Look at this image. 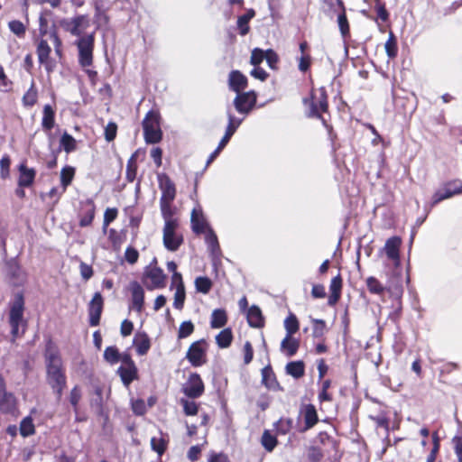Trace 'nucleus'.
<instances>
[{
  "instance_id": "f3484780",
  "label": "nucleus",
  "mask_w": 462,
  "mask_h": 462,
  "mask_svg": "<svg viewBox=\"0 0 462 462\" xmlns=\"http://www.w3.org/2000/svg\"><path fill=\"white\" fill-rule=\"evenodd\" d=\"M159 188L162 191L160 201L173 202L176 198L177 190L174 182L166 173L158 175Z\"/></svg>"
},
{
  "instance_id": "2eb2a0df",
  "label": "nucleus",
  "mask_w": 462,
  "mask_h": 462,
  "mask_svg": "<svg viewBox=\"0 0 462 462\" xmlns=\"http://www.w3.org/2000/svg\"><path fill=\"white\" fill-rule=\"evenodd\" d=\"M104 309V300L100 292H96L93 295L88 306V312L89 318V325L97 327L100 323L101 315Z\"/></svg>"
},
{
  "instance_id": "864d4df0",
  "label": "nucleus",
  "mask_w": 462,
  "mask_h": 462,
  "mask_svg": "<svg viewBox=\"0 0 462 462\" xmlns=\"http://www.w3.org/2000/svg\"><path fill=\"white\" fill-rule=\"evenodd\" d=\"M331 383L332 382L330 379L322 381L321 389L318 395V399L320 402H331L333 400L332 394L328 393V389L331 387Z\"/></svg>"
},
{
  "instance_id": "79ce46f5",
  "label": "nucleus",
  "mask_w": 462,
  "mask_h": 462,
  "mask_svg": "<svg viewBox=\"0 0 462 462\" xmlns=\"http://www.w3.org/2000/svg\"><path fill=\"white\" fill-rule=\"evenodd\" d=\"M286 335H294L300 329V322L294 313L290 312L284 320Z\"/></svg>"
},
{
  "instance_id": "6ab92c4d",
  "label": "nucleus",
  "mask_w": 462,
  "mask_h": 462,
  "mask_svg": "<svg viewBox=\"0 0 462 462\" xmlns=\"http://www.w3.org/2000/svg\"><path fill=\"white\" fill-rule=\"evenodd\" d=\"M262 384L273 392H283L284 388L277 380V376L271 365H267L261 370Z\"/></svg>"
},
{
  "instance_id": "473e14b6",
  "label": "nucleus",
  "mask_w": 462,
  "mask_h": 462,
  "mask_svg": "<svg viewBox=\"0 0 462 462\" xmlns=\"http://www.w3.org/2000/svg\"><path fill=\"white\" fill-rule=\"evenodd\" d=\"M287 374L295 379H300L305 374V363L302 360L291 361L285 365Z\"/></svg>"
},
{
  "instance_id": "a878e982",
  "label": "nucleus",
  "mask_w": 462,
  "mask_h": 462,
  "mask_svg": "<svg viewBox=\"0 0 462 462\" xmlns=\"http://www.w3.org/2000/svg\"><path fill=\"white\" fill-rule=\"evenodd\" d=\"M94 9L97 27L107 26L110 23V16L107 14L108 8L104 7L103 0H95Z\"/></svg>"
},
{
  "instance_id": "49530a36",
  "label": "nucleus",
  "mask_w": 462,
  "mask_h": 462,
  "mask_svg": "<svg viewBox=\"0 0 462 462\" xmlns=\"http://www.w3.org/2000/svg\"><path fill=\"white\" fill-rule=\"evenodd\" d=\"M169 440L165 439L164 438H157L152 437L151 439V448L152 449L156 452L160 457L162 456L168 448Z\"/></svg>"
},
{
  "instance_id": "e433bc0d",
  "label": "nucleus",
  "mask_w": 462,
  "mask_h": 462,
  "mask_svg": "<svg viewBox=\"0 0 462 462\" xmlns=\"http://www.w3.org/2000/svg\"><path fill=\"white\" fill-rule=\"evenodd\" d=\"M160 208L162 218L164 219V224L168 222H172L173 224L180 223L179 219L174 217L175 211L172 207V202L160 201Z\"/></svg>"
},
{
  "instance_id": "423d86ee",
  "label": "nucleus",
  "mask_w": 462,
  "mask_h": 462,
  "mask_svg": "<svg viewBox=\"0 0 462 462\" xmlns=\"http://www.w3.org/2000/svg\"><path fill=\"white\" fill-rule=\"evenodd\" d=\"M60 26L66 32L79 38L84 37L83 33L90 26L88 14H77L71 18H63L60 21ZM87 34H85L86 36Z\"/></svg>"
},
{
  "instance_id": "f704fd0d",
  "label": "nucleus",
  "mask_w": 462,
  "mask_h": 462,
  "mask_svg": "<svg viewBox=\"0 0 462 462\" xmlns=\"http://www.w3.org/2000/svg\"><path fill=\"white\" fill-rule=\"evenodd\" d=\"M227 314L224 309H216L211 314L210 327L212 328H220L226 325Z\"/></svg>"
},
{
  "instance_id": "4d7b16f0",
  "label": "nucleus",
  "mask_w": 462,
  "mask_h": 462,
  "mask_svg": "<svg viewBox=\"0 0 462 462\" xmlns=\"http://www.w3.org/2000/svg\"><path fill=\"white\" fill-rule=\"evenodd\" d=\"M293 420L291 418H281L276 423L275 428L279 434L286 435L292 429Z\"/></svg>"
},
{
  "instance_id": "bb28decb",
  "label": "nucleus",
  "mask_w": 462,
  "mask_h": 462,
  "mask_svg": "<svg viewBox=\"0 0 462 462\" xmlns=\"http://www.w3.org/2000/svg\"><path fill=\"white\" fill-rule=\"evenodd\" d=\"M300 339L293 335H285L281 342V351L288 357L295 356L300 348Z\"/></svg>"
},
{
  "instance_id": "774afa93",
  "label": "nucleus",
  "mask_w": 462,
  "mask_h": 462,
  "mask_svg": "<svg viewBox=\"0 0 462 462\" xmlns=\"http://www.w3.org/2000/svg\"><path fill=\"white\" fill-rule=\"evenodd\" d=\"M453 449L457 458V462H462V437L454 436L451 439Z\"/></svg>"
},
{
  "instance_id": "c85d7f7f",
  "label": "nucleus",
  "mask_w": 462,
  "mask_h": 462,
  "mask_svg": "<svg viewBox=\"0 0 462 462\" xmlns=\"http://www.w3.org/2000/svg\"><path fill=\"white\" fill-rule=\"evenodd\" d=\"M117 374L125 386H129L134 380L138 379V369L136 365H120L117 369Z\"/></svg>"
},
{
  "instance_id": "aec40b11",
  "label": "nucleus",
  "mask_w": 462,
  "mask_h": 462,
  "mask_svg": "<svg viewBox=\"0 0 462 462\" xmlns=\"http://www.w3.org/2000/svg\"><path fill=\"white\" fill-rule=\"evenodd\" d=\"M129 289L132 294V309L141 313L144 306V291L136 281L130 282Z\"/></svg>"
},
{
  "instance_id": "f257e3e1",
  "label": "nucleus",
  "mask_w": 462,
  "mask_h": 462,
  "mask_svg": "<svg viewBox=\"0 0 462 462\" xmlns=\"http://www.w3.org/2000/svg\"><path fill=\"white\" fill-rule=\"evenodd\" d=\"M47 358V382L58 401L62 397L63 391L67 386V376L62 366L61 358L57 349L46 350Z\"/></svg>"
},
{
  "instance_id": "cd10ccee",
  "label": "nucleus",
  "mask_w": 462,
  "mask_h": 462,
  "mask_svg": "<svg viewBox=\"0 0 462 462\" xmlns=\"http://www.w3.org/2000/svg\"><path fill=\"white\" fill-rule=\"evenodd\" d=\"M246 318L250 327L255 328H262L264 327V318L261 309L258 306H251L247 310Z\"/></svg>"
},
{
  "instance_id": "a211bd4d",
  "label": "nucleus",
  "mask_w": 462,
  "mask_h": 462,
  "mask_svg": "<svg viewBox=\"0 0 462 462\" xmlns=\"http://www.w3.org/2000/svg\"><path fill=\"white\" fill-rule=\"evenodd\" d=\"M402 244V238L400 236H393L386 240L383 247V251L387 258L393 262L394 267H399L401 264L400 249Z\"/></svg>"
},
{
  "instance_id": "2f4dec72",
  "label": "nucleus",
  "mask_w": 462,
  "mask_h": 462,
  "mask_svg": "<svg viewBox=\"0 0 462 462\" xmlns=\"http://www.w3.org/2000/svg\"><path fill=\"white\" fill-rule=\"evenodd\" d=\"M39 92L35 81L32 79L28 90L22 97V104L26 108L34 106L38 102Z\"/></svg>"
},
{
  "instance_id": "a19ab883",
  "label": "nucleus",
  "mask_w": 462,
  "mask_h": 462,
  "mask_svg": "<svg viewBox=\"0 0 462 462\" xmlns=\"http://www.w3.org/2000/svg\"><path fill=\"white\" fill-rule=\"evenodd\" d=\"M19 430L20 434L24 438L35 434V426L31 416H27L21 420Z\"/></svg>"
},
{
  "instance_id": "ea45409f",
  "label": "nucleus",
  "mask_w": 462,
  "mask_h": 462,
  "mask_svg": "<svg viewBox=\"0 0 462 462\" xmlns=\"http://www.w3.org/2000/svg\"><path fill=\"white\" fill-rule=\"evenodd\" d=\"M366 287L371 294L382 295L385 291V287L383 283L375 277L369 276L366 281Z\"/></svg>"
},
{
  "instance_id": "5701e85b",
  "label": "nucleus",
  "mask_w": 462,
  "mask_h": 462,
  "mask_svg": "<svg viewBox=\"0 0 462 462\" xmlns=\"http://www.w3.org/2000/svg\"><path fill=\"white\" fill-rule=\"evenodd\" d=\"M19 171V178H18V187L20 188H29L31 187L36 177V171L33 168H28L27 165L23 162L18 166Z\"/></svg>"
},
{
  "instance_id": "de8ad7c7",
  "label": "nucleus",
  "mask_w": 462,
  "mask_h": 462,
  "mask_svg": "<svg viewBox=\"0 0 462 462\" xmlns=\"http://www.w3.org/2000/svg\"><path fill=\"white\" fill-rule=\"evenodd\" d=\"M60 143V146L67 153H70L77 149L75 138L66 132L61 135Z\"/></svg>"
},
{
  "instance_id": "bf43d9fd",
  "label": "nucleus",
  "mask_w": 462,
  "mask_h": 462,
  "mask_svg": "<svg viewBox=\"0 0 462 462\" xmlns=\"http://www.w3.org/2000/svg\"><path fill=\"white\" fill-rule=\"evenodd\" d=\"M266 57V51L260 48H254L252 50L250 57V64L254 67L259 66Z\"/></svg>"
},
{
  "instance_id": "72a5a7b5",
  "label": "nucleus",
  "mask_w": 462,
  "mask_h": 462,
  "mask_svg": "<svg viewBox=\"0 0 462 462\" xmlns=\"http://www.w3.org/2000/svg\"><path fill=\"white\" fill-rule=\"evenodd\" d=\"M140 149L136 150L128 159L126 163L125 179L128 182H133L137 175V160Z\"/></svg>"
},
{
  "instance_id": "4be33fe9",
  "label": "nucleus",
  "mask_w": 462,
  "mask_h": 462,
  "mask_svg": "<svg viewBox=\"0 0 462 462\" xmlns=\"http://www.w3.org/2000/svg\"><path fill=\"white\" fill-rule=\"evenodd\" d=\"M133 346L138 356H145L152 346L151 338L146 332L137 331L133 339Z\"/></svg>"
},
{
  "instance_id": "4468645a",
  "label": "nucleus",
  "mask_w": 462,
  "mask_h": 462,
  "mask_svg": "<svg viewBox=\"0 0 462 462\" xmlns=\"http://www.w3.org/2000/svg\"><path fill=\"white\" fill-rule=\"evenodd\" d=\"M97 207L92 199H87L80 202V208L78 213L79 226L80 227L90 226L96 216Z\"/></svg>"
},
{
  "instance_id": "338daca9",
  "label": "nucleus",
  "mask_w": 462,
  "mask_h": 462,
  "mask_svg": "<svg viewBox=\"0 0 462 462\" xmlns=\"http://www.w3.org/2000/svg\"><path fill=\"white\" fill-rule=\"evenodd\" d=\"M117 125L115 122H109L105 127V139L106 142H113L117 134Z\"/></svg>"
},
{
  "instance_id": "6e6552de",
  "label": "nucleus",
  "mask_w": 462,
  "mask_h": 462,
  "mask_svg": "<svg viewBox=\"0 0 462 462\" xmlns=\"http://www.w3.org/2000/svg\"><path fill=\"white\" fill-rule=\"evenodd\" d=\"M179 226L180 223L173 224L172 222H168L164 224L163 245L171 252L177 251L184 242L183 236L178 233Z\"/></svg>"
},
{
  "instance_id": "9b49d317",
  "label": "nucleus",
  "mask_w": 462,
  "mask_h": 462,
  "mask_svg": "<svg viewBox=\"0 0 462 462\" xmlns=\"http://www.w3.org/2000/svg\"><path fill=\"white\" fill-rule=\"evenodd\" d=\"M51 48L48 42L41 39L36 45V54L39 64L44 67L48 74L52 73L57 66V62L51 57Z\"/></svg>"
},
{
  "instance_id": "0e129e2a",
  "label": "nucleus",
  "mask_w": 462,
  "mask_h": 462,
  "mask_svg": "<svg viewBox=\"0 0 462 462\" xmlns=\"http://www.w3.org/2000/svg\"><path fill=\"white\" fill-rule=\"evenodd\" d=\"M118 216V209L116 208H107L104 213L103 226L106 228Z\"/></svg>"
},
{
  "instance_id": "5fc2aeb1",
  "label": "nucleus",
  "mask_w": 462,
  "mask_h": 462,
  "mask_svg": "<svg viewBox=\"0 0 462 462\" xmlns=\"http://www.w3.org/2000/svg\"><path fill=\"white\" fill-rule=\"evenodd\" d=\"M337 23H338V27H339L340 32L342 34V37L344 39L349 37L350 36V27H349V23H348L345 9H343L342 13L338 14Z\"/></svg>"
},
{
  "instance_id": "3c124183",
  "label": "nucleus",
  "mask_w": 462,
  "mask_h": 462,
  "mask_svg": "<svg viewBox=\"0 0 462 462\" xmlns=\"http://www.w3.org/2000/svg\"><path fill=\"white\" fill-rule=\"evenodd\" d=\"M315 441L319 444V447L331 445L335 449H337L338 447V442L327 431H319L315 438Z\"/></svg>"
},
{
  "instance_id": "052dcab7",
  "label": "nucleus",
  "mask_w": 462,
  "mask_h": 462,
  "mask_svg": "<svg viewBox=\"0 0 462 462\" xmlns=\"http://www.w3.org/2000/svg\"><path fill=\"white\" fill-rule=\"evenodd\" d=\"M180 404L182 405L183 411L187 416H194L199 411V405L194 401L180 399Z\"/></svg>"
},
{
  "instance_id": "393cba45",
  "label": "nucleus",
  "mask_w": 462,
  "mask_h": 462,
  "mask_svg": "<svg viewBox=\"0 0 462 462\" xmlns=\"http://www.w3.org/2000/svg\"><path fill=\"white\" fill-rule=\"evenodd\" d=\"M343 287V279L341 274L338 273L337 276L332 278L329 285L330 295L328 296V304L329 306L336 305L341 298Z\"/></svg>"
},
{
  "instance_id": "a18cd8bd",
  "label": "nucleus",
  "mask_w": 462,
  "mask_h": 462,
  "mask_svg": "<svg viewBox=\"0 0 462 462\" xmlns=\"http://www.w3.org/2000/svg\"><path fill=\"white\" fill-rule=\"evenodd\" d=\"M213 286L212 281L207 276H199L195 280V287L197 291L208 294Z\"/></svg>"
},
{
  "instance_id": "7c9ffc66",
  "label": "nucleus",
  "mask_w": 462,
  "mask_h": 462,
  "mask_svg": "<svg viewBox=\"0 0 462 462\" xmlns=\"http://www.w3.org/2000/svg\"><path fill=\"white\" fill-rule=\"evenodd\" d=\"M190 222L192 231L195 234L200 235L205 232L207 227V222L201 210H198L196 208L192 210Z\"/></svg>"
},
{
  "instance_id": "dca6fc26",
  "label": "nucleus",
  "mask_w": 462,
  "mask_h": 462,
  "mask_svg": "<svg viewBox=\"0 0 462 462\" xmlns=\"http://www.w3.org/2000/svg\"><path fill=\"white\" fill-rule=\"evenodd\" d=\"M300 415L303 419V426L299 430L300 433H304L318 424L319 421V414L314 404L308 403L301 406Z\"/></svg>"
},
{
  "instance_id": "6e6d98bb",
  "label": "nucleus",
  "mask_w": 462,
  "mask_h": 462,
  "mask_svg": "<svg viewBox=\"0 0 462 462\" xmlns=\"http://www.w3.org/2000/svg\"><path fill=\"white\" fill-rule=\"evenodd\" d=\"M307 457L310 462H321L324 452L319 446L312 445L308 448Z\"/></svg>"
},
{
  "instance_id": "20e7f679",
  "label": "nucleus",
  "mask_w": 462,
  "mask_h": 462,
  "mask_svg": "<svg viewBox=\"0 0 462 462\" xmlns=\"http://www.w3.org/2000/svg\"><path fill=\"white\" fill-rule=\"evenodd\" d=\"M319 96H316L314 89L310 91V97L303 98V104L308 107L307 116L321 120L325 127H329L322 114L328 113V96L325 87H320Z\"/></svg>"
},
{
  "instance_id": "c03bdc74",
  "label": "nucleus",
  "mask_w": 462,
  "mask_h": 462,
  "mask_svg": "<svg viewBox=\"0 0 462 462\" xmlns=\"http://www.w3.org/2000/svg\"><path fill=\"white\" fill-rule=\"evenodd\" d=\"M261 443L266 451L272 452L278 445V439L268 430H265L262 435Z\"/></svg>"
},
{
  "instance_id": "8fccbe9b",
  "label": "nucleus",
  "mask_w": 462,
  "mask_h": 462,
  "mask_svg": "<svg viewBox=\"0 0 462 462\" xmlns=\"http://www.w3.org/2000/svg\"><path fill=\"white\" fill-rule=\"evenodd\" d=\"M195 331V325L192 321L187 320L180 323L178 330V339L181 340L191 336Z\"/></svg>"
},
{
  "instance_id": "69168bd1",
  "label": "nucleus",
  "mask_w": 462,
  "mask_h": 462,
  "mask_svg": "<svg viewBox=\"0 0 462 462\" xmlns=\"http://www.w3.org/2000/svg\"><path fill=\"white\" fill-rule=\"evenodd\" d=\"M312 64V58L310 54L300 55L298 59V69L300 72H307Z\"/></svg>"
},
{
  "instance_id": "b1692460",
  "label": "nucleus",
  "mask_w": 462,
  "mask_h": 462,
  "mask_svg": "<svg viewBox=\"0 0 462 462\" xmlns=\"http://www.w3.org/2000/svg\"><path fill=\"white\" fill-rule=\"evenodd\" d=\"M17 410V401L14 393L5 391L0 394V412L14 414Z\"/></svg>"
},
{
  "instance_id": "37998d69",
  "label": "nucleus",
  "mask_w": 462,
  "mask_h": 462,
  "mask_svg": "<svg viewBox=\"0 0 462 462\" xmlns=\"http://www.w3.org/2000/svg\"><path fill=\"white\" fill-rule=\"evenodd\" d=\"M75 168L72 166H65L60 171V183L63 187V191L69 186L75 176Z\"/></svg>"
},
{
  "instance_id": "58836bf2",
  "label": "nucleus",
  "mask_w": 462,
  "mask_h": 462,
  "mask_svg": "<svg viewBox=\"0 0 462 462\" xmlns=\"http://www.w3.org/2000/svg\"><path fill=\"white\" fill-rule=\"evenodd\" d=\"M312 337L313 338L321 339L325 338L328 331L327 323L324 319H312Z\"/></svg>"
},
{
  "instance_id": "1a4fd4ad",
  "label": "nucleus",
  "mask_w": 462,
  "mask_h": 462,
  "mask_svg": "<svg viewBox=\"0 0 462 462\" xmlns=\"http://www.w3.org/2000/svg\"><path fill=\"white\" fill-rule=\"evenodd\" d=\"M460 194H462V180L459 179L448 180L433 194L432 205L435 206L445 199Z\"/></svg>"
},
{
  "instance_id": "412c9836",
  "label": "nucleus",
  "mask_w": 462,
  "mask_h": 462,
  "mask_svg": "<svg viewBox=\"0 0 462 462\" xmlns=\"http://www.w3.org/2000/svg\"><path fill=\"white\" fill-rule=\"evenodd\" d=\"M248 86V79L240 70H232L228 75V87L236 94L241 93Z\"/></svg>"
},
{
  "instance_id": "603ef678",
  "label": "nucleus",
  "mask_w": 462,
  "mask_h": 462,
  "mask_svg": "<svg viewBox=\"0 0 462 462\" xmlns=\"http://www.w3.org/2000/svg\"><path fill=\"white\" fill-rule=\"evenodd\" d=\"M82 397L81 388L79 385H75L69 393V400L76 414L79 413V404Z\"/></svg>"
},
{
  "instance_id": "39448f33",
  "label": "nucleus",
  "mask_w": 462,
  "mask_h": 462,
  "mask_svg": "<svg viewBox=\"0 0 462 462\" xmlns=\"http://www.w3.org/2000/svg\"><path fill=\"white\" fill-rule=\"evenodd\" d=\"M162 116L158 109H151L144 116L142 126L146 143L155 144L162 140Z\"/></svg>"
},
{
  "instance_id": "4c0bfd02",
  "label": "nucleus",
  "mask_w": 462,
  "mask_h": 462,
  "mask_svg": "<svg viewBox=\"0 0 462 462\" xmlns=\"http://www.w3.org/2000/svg\"><path fill=\"white\" fill-rule=\"evenodd\" d=\"M385 52L387 57L391 60H393L398 55V43L397 38L394 35L393 31H390L388 39L384 44Z\"/></svg>"
},
{
  "instance_id": "f03ea898",
  "label": "nucleus",
  "mask_w": 462,
  "mask_h": 462,
  "mask_svg": "<svg viewBox=\"0 0 462 462\" xmlns=\"http://www.w3.org/2000/svg\"><path fill=\"white\" fill-rule=\"evenodd\" d=\"M25 299L22 291L16 292L9 302L8 323L11 327V341L14 343L22 337L27 329V320L24 319Z\"/></svg>"
},
{
  "instance_id": "0eeeda50",
  "label": "nucleus",
  "mask_w": 462,
  "mask_h": 462,
  "mask_svg": "<svg viewBox=\"0 0 462 462\" xmlns=\"http://www.w3.org/2000/svg\"><path fill=\"white\" fill-rule=\"evenodd\" d=\"M208 343L205 338H200L190 344L185 358L193 367H199L208 362Z\"/></svg>"
},
{
  "instance_id": "c756f323",
  "label": "nucleus",
  "mask_w": 462,
  "mask_h": 462,
  "mask_svg": "<svg viewBox=\"0 0 462 462\" xmlns=\"http://www.w3.org/2000/svg\"><path fill=\"white\" fill-rule=\"evenodd\" d=\"M55 110L50 104H46L42 109V127L46 133L51 132L55 126Z\"/></svg>"
},
{
  "instance_id": "7ed1b4c3",
  "label": "nucleus",
  "mask_w": 462,
  "mask_h": 462,
  "mask_svg": "<svg viewBox=\"0 0 462 462\" xmlns=\"http://www.w3.org/2000/svg\"><path fill=\"white\" fill-rule=\"evenodd\" d=\"M78 49V61L87 74L92 86L98 81V73L90 69L94 60L95 32L78 39L75 42Z\"/></svg>"
},
{
  "instance_id": "e2e57ef3",
  "label": "nucleus",
  "mask_w": 462,
  "mask_h": 462,
  "mask_svg": "<svg viewBox=\"0 0 462 462\" xmlns=\"http://www.w3.org/2000/svg\"><path fill=\"white\" fill-rule=\"evenodd\" d=\"M10 165L11 159L8 154H5L0 160V176L2 179L5 180L10 175Z\"/></svg>"
},
{
  "instance_id": "09e8293b",
  "label": "nucleus",
  "mask_w": 462,
  "mask_h": 462,
  "mask_svg": "<svg viewBox=\"0 0 462 462\" xmlns=\"http://www.w3.org/2000/svg\"><path fill=\"white\" fill-rule=\"evenodd\" d=\"M103 356L104 359L110 365L117 364L121 358V354L116 346L106 347Z\"/></svg>"
},
{
  "instance_id": "680f3d73",
  "label": "nucleus",
  "mask_w": 462,
  "mask_h": 462,
  "mask_svg": "<svg viewBox=\"0 0 462 462\" xmlns=\"http://www.w3.org/2000/svg\"><path fill=\"white\" fill-rule=\"evenodd\" d=\"M186 299L185 287L177 288L174 294L173 307L177 310H182Z\"/></svg>"
},
{
  "instance_id": "9d476101",
  "label": "nucleus",
  "mask_w": 462,
  "mask_h": 462,
  "mask_svg": "<svg viewBox=\"0 0 462 462\" xmlns=\"http://www.w3.org/2000/svg\"><path fill=\"white\" fill-rule=\"evenodd\" d=\"M166 282L167 276L160 267H150L143 273V282L149 291L164 288Z\"/></svg>"
},
{
  "instance_id": "13d9d810",
  "label": "nucleus",
  "mask_w": 462,
  "mask_h": 462,
  "mask_svg": "<svg viewBox=\"0 0 462 462\" xmlns=\"http://www.w3.org/2000/svg\"><path fill=\"white\" fill-rule=\"evenodd\" d=\"M10 31L19 38H23L26 32L25 25L19 20H13L8 23Z\"/></svg>"
},
{
  "instance_id": "c9c22d12",
  "label": "nucleus",
  "mask_w": 462,
  "mask_h": 462,
  "mask_svg": "<svg viewBox=\"0 0 462 462\" xmlns=\"http://www.w3.org/2000/svg\"><path fill=\"white\" fill-rule=\"evenodd\" d=\"M233 332L230 328L222 329L216 336V343L219 348H227L231 346L233 341Z\"/></svg>"
},
{
  "instance_id": "f8f14e48",
  "label": "nucleus",
  "mask_w": 462,
  "mask_h": 462,
  "mask_svg": "<svg viewBox=\"0 0 462 462\" xmlns=\"http://www.w3.org/2000/svg\"><path fill=\"white\" fill-rule=\"evenodd\" d=\"M183 393L190 399H198L205 393V384L198 373H190L182 388Z\"/></svg>"
},
{
  "instance_id": "ddd939ff",
  "label": "nucleus",
  "mask_w": 462,
  "mask_h": 462,
  "mask_svg": "<svg viewBox=\"0 0 462 462\" xmlns=\"http://www.w3.org/2000/svg\"><path fill=\"white\" fill-rule=\"evenodd\" d=\"M257 95L254 90L241 92L234 99L236 110L244 115H248L255 106Z\"/></svg>"
}]
</instances>
